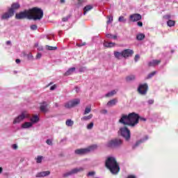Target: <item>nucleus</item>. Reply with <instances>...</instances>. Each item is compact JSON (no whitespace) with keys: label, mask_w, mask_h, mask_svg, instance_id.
Segmentation results:
<instances>
[{"label":"nucleus","mask_w":178,"mask_h":178,"mask_svg":"<svg viewBox=\"0 0 178 178\" xmlns=\"http://www.w3.org/2000/svg\"><path fill=\"white\" fill-rule=\"evenodd\" d=\"M114 56L117 58V59H121L122 58H123V51L122 52L115 51Z\"/></svg>","instance_id":"nucleus-25"},{"label":"nucleus","mask_w":178,"mask_h":178,"mask_svg":"<svg viewBox=\"0 0 178 178\" xmlns=\"http://www.w3.org/2000/svg\"><path fill=\"white\" fill-rule=\"evenodd\" d=\"M118 22L120 23H126L127 22V19L126 18H124V17L120 16L118 18Z\"/></svg>","instance_id":"nucleus-34"},{"label":"nucleus","mask_w":178,"mask_h":178,"mask_svg":"<svg viewBox=\"0 0 178 178\" xmlns=\"http://www.w3.org/2000/svg\"><path fill=\"white\" fill-rule=\"evenodd\" d=\"M65 124L66 126H67V127H72V126H73L74 124V122L70 119L67 120L65 122Z\"/></svg>","instance_id":"nucleus-29"},{"label":"nucleus","mask_w":178,"mask_h":178,"mask_svg":"<svg viewBox=\"0 0 178 178\" xmlns=\"http://www.w3.org/2000/svg\"><path fill=\"white\" fill-rule=\"evenodd\" d=\"M84 45H86V42L77 44V47H84Z\"/></svg>","instance_id":"nucleus-56"},{"label":"nucleus","mask_w":178,"mask_h":178,"mask_svg":"<svg viewBox=\"0 0 178 178\" xmlns=\"http://www.w3.org/2000/svg\"><path fill=\"white\" fill-rule=\"evenodd\" d=\"M65 0H60V3H65Z\"/></svg>","instance_id":"nucleus-63"},{"label":"nucleus","mask_w":178,"mask_h":178,"mask_svg":"<svg viewBox=\"0 0 178 178\" xmlns=\"http://www.w3.org/2000/svg\"><path fill=\"white\" fill-rule=\"evenodd\" d=\"M161 63V60H152L148 63V65L150 67L158 66Z\"/></svg>","instance_id":"nucleus-20"},{"label":"nucleus","mask_w":178,"mask_h":178,"mask_svg":"<svg viewBox=\"0 0 178 178\" xmlns=\"http://www.w3.org/2000/svg\"><path fill=\"white\" fill-rule=\"evenodd\" d=\"M104 47H105L106 48H109V42H104Z\"/></svg>","instance_id":"nucleus-49"},{"label":"nucleus","mask_w":178,"mask_h":178,"mask_svg":"<svg viewBox=\"0 0 178 178\" xmlns=\"http://www.w3.org/2000/svg\"><path fill=\"white\" fill-rule=\"evenodd\" d=\"M13 16H15V14L8 9V11L3 13L1 15V20H8L10 19V17H13Z\"/></svg>","instance_id":"nucleus-12"},{"label":"nucleus","mask_w":178,"mask_h":178,"mask_svg":"<svg viewBox=\"0 0 178 178\" xmlns=\"http://www.w3.org/2000/svg\"><path fill=\"white\" fill-rule=\"evenodd\" d=\"M78 1V6H81V5H83V2L86 1V0H77Z\"/></svg>","instance_id":"nucleus-42"},{"label":"nucleus","mask_w":178,"mask_h":178,"mask_svg":"<svg viewBox=\"0 0 178 178\" xmlns=\"http://www.w3.org/2000/svg\"><path fill=\"white\" fill-rule=\"evenodd\" d=\"M172 16L170 15H166L163 16V19L165 20H170Z\"/></svg>","instance_id":"nucleus-41"},{"label":"nucleus","mask_w":178,"mask_h":178,"mask_svg":"<svg viewBox=\"0 0 178 178\" xmlns=\"http://www.w3.org/2000/svg\"><path fill=\"white\" fill-rule=\"evenodd\" d=\"M90 112H91V106H88L85 108L83 115H88V113H90Z\"/></svg>","instance_id":"nucleus-30"},{"label":"nucleus","mask_w":178,"mask_h":178,"mask_svg":"<svg viewBox=\"0 0 178 178\" xmlns=\"http://www.w3.org/2000/svg\"><path fill=\"white\" fill-rule=\"evenodd\" d=\"M112 22H113V16L108 17V21H107V24H111V23H112Z\"/></svg>","instance_id":"nucleus-38"},{"label":"nucleus","mask_w":178,"mask_h":178,"mask_svg":"<svg viewBox=\"0 0 178 178\" xmlns=\"http://www.w3.org/2000/svg\"><path fill=\"white\" fill-rule=\"evenodd\" d=\"M40 111L42 113H48L49 112V108H48V103L47 102L40 103Z\"/></svg>","instance_id":"nucleus-13"},{"label":"nucleus","mask_w":178,"mask_h":178,"mask_svg":"<svg viewBox=\"0 0 178 178\" xmlns=\"http://www.w3.org/2000/svg\"><path fill=\"white\" fill-rule=\"evenodd\" d=\"M137 24H138V26L139 27H143V22H138L137 23Z\"/></svg>","instance_id":"nucleus-57"},{"label":"nucleus","mask_w":178,"mask_h":178,"mask_svg":"<svg viewBox=\"0 0 178 178\" xmlns=\"http://www.w3.org/2000/svg\"><path fill=\"white\" fill-rule=\"evenodd\" d=\"M74 72H76V67H71L65 73V76H70L71 74H73Z\"/></svg>","instance_id":"nucleus-22"},{"label":"nucleus","mask_w":178,"mask_h":178,"mask_svg":"<svg viewBox=\"0 0 178 178\" xmlns=\"http://www.w3.org/2000/svg\"><path fill=\"white\" fill-rule=\"evenodd\" d=\"M122 144H123V141L121 139H113L107 142L106 146L108 148H119Z\"/></svg>","instance_id":"nucleus-7"},{"label":"nucleus","mask_w":178,"mask_h":178,"mask_svg":"<svg viewBox=\"0 0 178 178\" xmlns=\"http://www.w3.org/2000/svg\"><path fill=\"white\" fill-rule=\"evenodd\" d=\"M127 81H134L136 80V75L131 74L126 77Z\"/></svg>","instance_id":"nucleus-26"},{"label":"nucleus","mask_w":178,"mask_h":178,"mask_svg":"<svg viewBox=\"0 0 178 178\" xmlns=\"http://www.w3.org/2000/svg\"><path fill=\"white\" fill-rule=\"evenodd\" d=\"M84 168L83 167L74 168L63 175V177H69V176H73V175H76V173H79L80 172H83Z\"/></svg>","instance_id":"nucleus-9"},{"label":"nucleus","mask_w":178,"mask_h":178,"mask_svg":"<svg viewBox=\"0 0 178 178\" xmlns=\"http://www.w3.org/2000/svg\"><path fill=\"white\" fill-rule=\"evenodd\" d=\"M147 103L149 104V105H152L154 104V99H149L147 101Z\"/></svg>","instance_id":"nucleus-50"},{"label":"nucleus","mask_w":178,"mask_h":178,"mask_svg":"<svg viewBox=\"0 0 178 178\" xmlns=\"http://www.w3.org/2000/svg\"><path fill=\"white\" fill-rule=\"evenodd\" d=\"M139 60H140V55L139 54H136L135 56V58H134V61L135 62H138Z\"/></svg>","instance_id":"nucleus-44"},{"label":"nucleus","mask_w":178,"mask_h":178,"mask_svg":"<svg viewBox=\"0 0 178 178\" xmlns=\"http://www.w3.org/2000/svg\"><path fill=\"white\" fill-rule=\"evenodd\" d=\"M100 113H102V115H106V113H108V110L103 109L100 111Z\"/></svg>","instance_id":"nucleus-47"},{"label":"nucleus","mask_w":178,"mask_h":178,"mask_svg":"<svg viewBox=\"0 0 178 178\" xmlns=\"http://www.w3.org/2000/svg\"><path fill=\"white\" fill-rule=\"evenodd\" d=\"M116 104H118V99H111L109 102H108L107 106L111 108L112 106H115V105H116Z\"/></svg>","instance_id":"nucleus-21"},{"label":"nucleus","mask_w":178,"mask_h":178,"mask_svg":"<svg viewBox=\"0 0 178 178\" xmlns=\"http://www.w3.org/2000/svg\"><path fill=\"white\" fill-rule=\"evenodd\" d=\"M27 58L29 60H33L34 59V56H33V54H31V53H29L28 54Z\"/></svg>","instance_id":"nucleus-40"},{"label":"nucleus","mask_w":178,"mask_h":178,"mask_svg":"<svg viewBox=\"0 0 178 178\" xmlns=\"http://www.w3.org/2000/svg\"><path fill=\"white\" fill-rule=\"evenodd\" d=\"M112 36H113V35H112V34H109V33H108V34L106 35V37L107 38H112Z\"/></svg>","instance_id":"nucleus-55"},{"label":"nucleus","mask_w":178,"mask_h":178,"mask_svg":"<svg viewBox=\"0 0 178 178\" xmlns=\"http://www.w3.org/2000/svg\"><path fill=\"white\" fill-rule=\"evenodd\" d=\"M145 38V34L143 33H139L136 35V40L138 41H143Z\"/></svg>","instance_id":"nucleus-23"},{"label":"nucleus","mask_w":178,"mask_h":178,"mask_svg":"<svg viewBox=\"0 0 178 178\" xmlns=\"http://www.w3.org/2000/svg\"><path fill=\"white\" fill-rule=\"evenodd\" d=\"M46 49L49 51H56V49H58V47L47 45Z\"/></svg>","instance_id":"nucleus-36"},{"label":"nucleus","mask_w":178,"mask_h":178,"mask_svg":"<svg viewBox=\"0 0 178 178\" xmlns=\"http://www.w3.org/2000/svg\"><path fill=\"white\" fill-rule=\"evenodd\" d=\"M55 106L56 108H58V106H59V104L58 103H55Z\"/></svg>","instance_id":"nucleus-64"},{"label":"nucleus","mask_w":178,"mask_h":178,"mask_svg":"<svg viewBox=\"0 0 178 178\" xmlns=\"http://www.w3.org/2000/svg\"><path fill=\"white\" fill-rule=\"evenodd\" d=\"M148 140H149V136L148 135H145V136L140 139L142 144L145 143V141H148Z\"/></svg>","instance_id":"nucleus-31"},{"label":"nucleus","mask_w":178,"mask_h":178,"mask_svg":"<svg viewBox=\"0 0 178 178\" xmlns=\"http://www.w3.org/2000/svg\"><path fill=\"white\" fill-rule=\"evenodd\" d=\"M49 175H51V172L42 171L36 174V177H47V176H49Z\"/></svg>","instance_id":"nucleus-18"},{"label":"nucleus","mask_w":178,"mask_h":178,"mask_svg":"<svg viewBox=\"0 0 178 178\" xmlns=\"http://www.w3.org/2000/svg\"><path fill=\"white\" fill-rule=\"evenodd\" d=\"M79 104H80V99H75L66 103L65 106V108L70 109V108H74V106H77Z\"/></svg>","instance_id":"nucleus-10"},{"label":"nucleus","mask_w":178,"mask_h":178,"mask_svg":"<svg viewBox=\"0 0 178 178\" xmlns=\"http://www.w3.org/2000/svg\"><path fill=\"white\" fill-rule=\"evenodd\" d=\"M140 144H143V142H141V140H139L136 141L135 144L133 145L132 148L134 149H136V148H137V147H138Z\"/></svg>","instance_id":"nucleus-33"},{"label":"nucleus","mask_w":178,"mask_h":178,"mask_svg":"<svg viewBox=\"0 0 178 178\" xmlns=\"http://www.w3.org/2000/svg\"><path fill=\"white\" fill-rule=\"evenodd\" d=\"M37 29H38V26L35 24H33V25L31 26V29H32L33 31L37 30Z\"/></svg>","instance_id":"nucleus-46"},{"label":"nucleus","mask_w":178,"mask_h":178,"mask_svg":"<svg viewBox=\"0 0 178 178\" xmlns=\"http://www.w3.org/2000/svg\"><path fill=\"white\" fill-rule=\"evenodd\" d=\"M141 15L137 13L132 14L129 16L130 22H138V20H141Z\"/></svg>","instance_id":"nucleus-14"},{"label":"nucleus","mask_w":178,"mask_h":178,"mask_svg":"<svg viewBox=\"0 0 178 178\" xmlns=\"http://www.w3.org/2000/svg\"><path fill=\"white\" fill-rule=\"evenodd\" d=\"M56 89V85H53L52 86L50 87L51 91H54V90Z\"/></svg>","instance_id":"nucleus-51"},{"label":"nucleus","mask_w":178,"mask_h":178,"mask_svg":"<svg viewBox=\"0 0 178 178\" xmlns=\"http://www.w3.org/2000/svg\"><path fill=\"white\" fill-rule=\"evenodd\" d=\"M31 13V20H41L44 17V11L41 8L37 7L29 9Z\"/></svg>","instance_id":"nucleus-3"},{"label":"nucleus","mask_w":178,"mask_h":178,"mask_svg":"<svg viewBox=\"0 0 178 178\" xmlns=\"http://www.w3.org/2000/svg\"><path fill=\"white\" fill-rule=\"evenodd\" d=\"M113 40H116L118 38V36L116 35H113L112 38Z\"/></svg>","instance_id":"nucleus-59"},{"label":"nucleus","mask_w":178,"mask_h":178,"mask_svg":"<svg viewBox=\"0 0 178 178\" xmlns=\"http://www.w3.org/2000/svg\"><path fill=\"white\" fill-rule=\"evenodd\" d=\"M20 8V4L19 3H13L8 9L15 15V12Z\"/></svg>","instance_id":"nucleus-16"},{"label":"nucleus","mask_w":178,"mask_h":178,"mask_svg":"<svg viewBox=\"0 0 178 178\" xmlns=\"http://www.w3.org/2000/svg\"><path fill=\"white\" fill-rule=\"evenodd\" d=\"M69 17H70L67 16V17L63 18V22H67V20H69Z\"/></svg>","instance_id":"nucleus-53"},{"label":"nucleus","mask_w":178,"mask_h":178,"mask_svg":"<svg viewBox=\"0 0 178 178\" xmlns=\"http://www.w3.org/2000/svg\"><path fill=\"white\" fill-rule=\"evenodd\" d=\"M134 54V51L131 49H127L122 51V58H129Z\"/></svg>","instance_id":"nucleus-15"},{"label":"nucleus","mask_w":178,"mask_h":178,"mask_svg":"<svg viewBox=\"0 0 178 178\" xmlns=\"http://www.w3.org/2000/svg\"><path fill=\"white\" fill-rule=\"evenodd\" d=\"M92 114H90L89 115L82 117L81 120L82 122H87L88 120H91V119H92Z\"/></svg>","instance_id":"nucleus-24"},{"label":"nucleus","mask_w":178,"mask_h":178,"mask_svg":"<svg viewBox=\"0 0 178 178\" xmlns=\"http://www.w3.org/2000/svg\"><path fill=\"white\" fill-rule=\"evenodd\" d=\"M42 159H44L42 156H38L35 159L36 163H41V162H42Z\"/></svg>","instance_id":"nucleus-35"},{"label":"nucleus","mask_w":178,"mask_h":178,"mask_svg":"<svg viewBox=\"0 0 178 178\" xmlns=\"http://www.w3.org/2000/svg\"><path fill=\"white\" fill-rule=\"evenodd\" d=\"M10 44H11L10 40H8V41L6 42V45H10Z\"/></svg>","instance_id":"nucleus-60"},{"label":"nucleus","mask_w":178,"mask_h":178,"mask_svg":"<svg viewBox=\"0 0 178 178\" xmlns=\"http://www.w3.org/2000/svg\"><path fill=\"white\" fill-rule=\"evenodd\" d=\"M115 47V42H109V48Z\"/></svg>","instance_id":"nucleus-54"},{"label":"nucleus","mask_w":178,"mask_h":178,"mask_svg":"<svg viewBox=\"0 0 178 178\" xmlns=\"http://www.w3.org/2000/svg\"><path fill=\"white\" fill-rule=\"evenodd\" d=\"M127 178H137V177H136L135 175H129L128 177H127Z\"/></svg>","instance_id":"nucleus-58"},{"label":"nucleus","mask_w":178,"mask_h":178,"mask_svg":"<svg viewBox=\"0 0 178 178\" xmlns=\"http://www.w3.org/2000/svg\"><path fill=\"white\" fill-rule=\"evenodd\" d=\"M148 91V85L147 83L140 84L138 88V92L140 95H145Z\"/></svg>","instance_id":"nucleus-11"},{"label":"nucleus","mask_w":178,"mask_h":178,"mask_svg":"<svg viewBox=\"0 0 178 178\" xmlns=\"http://www.w3.org/2000/svg\"><path fill=\"white\" fill-rule=\"evenodd\" d=\"M11 148L13 149L16 150V149H17V148H19V146L17 145V144H13V145H11Z\"/></svg>","instance_id":"nucleus-43"},{"label":"nucleus","mask_w":178,"mask_h":178,"mask_svg":"<svg viewBox=\"0 0 178 178\" xmlns=\"http://www.w3.org/2000/svg\"><path fill=\"white\" fill-rule=\"evenodd\" d=\"M175 24L176 22L174 20L169 19L168 21H167V26H168V27H173L175 26Z\"/></svg>","instance_id":"nucleus-28"},{"label":"nucleus","mask_w":178,"mask_h":178,"mask_svg":"<svg viewBox=\"0 0 178 178\" xmlns=\"http://www.w3.org/2000/svg\"><path fill=\"white\" fill-rule=\"evenodd\" d=\"M41 56H42V55L41 54V53H38V54L36 55V59H41Z\"/></svg>","instance_id":"nucleus-48"},{"label":"nucleus","mask_w":178,"mask_h":178,"mask_svg":"<svg viewBox=\"0 0 178 178\" xmlns=\"http://www.w3.org/2000/svg\"><path fill=\"white\" fill-rule=\"evenodd\" d=\"M15 62L16 63H20V59H16Z\"/></svg>","instance_id":"nucleus-61"},{"label":"nucleus","mask_w":178,"mask_h":178,"mask_svg":"<svg viewBox=\"0 0 178 178\" xmlns=\"http://www.w3.org/2000/svg\"><path fill=\"white\" fill-rule=\"evenodd\" d=\"M31 17L30 10H25L15 15V18L18 19H28L29 20H31Z\"/></svg>","instance_id":"nucleus-8"},{"label":"nucleus","mask_w":178,"mask_h":178,"mask_svg":"<svg viewBox=\"0 0 178 178\" xmlns=\"http://www.w3.org/2000/svg\"><path fill=\"white\" fill-rule=\"evenodd\" d=\"M119 134L123 137L126 141H129L131 137L130 129L127 127H122L118 131Z\"/></svg>","instance_id":"nucleus-6"},{"label":"nucleus","mask_w":178,"mask_h":178,"mask_svg":"<svg viewBox=\"0 0 178 178\" xmlns=\"http://www.w3.org/2000/svg\"><path fill=\"white\" fill-rule=\"evenodd\" d=\"M46 144H47V145H52V140L51 139H47L46 140Z\"/></svg>","instance_id":"nucleus-45"},{"label":"nucleus","mask_w":178,"mask_h":178,"mask_svg":"<svg viewBox=\"0 0 178 178\" xmlns=\"http://www.w3.org/2000/svg\"><path fill=\"white\" fill-rule=\"evenodd\" d=\"M156 73V71H154L153 72L147 75V79H152V77H154V75Z\"/></svg>","instance_id":"nucleus-39"},{"label":"nucleus","mask_w":178,"mask_h":178,"mask_svg":"<svg viewBox=\"0 0 178 178\" xmlns=\"http://www.w3.org/2000/svg\"><path fill=\"white\" fill-rule=\"evenodd\" d=\"M92 127H94V122H90V124H88L86 127V129L88 130H91L92 129Z\"/></svg>","instance_id":"nucleus-37"},{"label":"nucleus","mask_w":178,"mask_h":178,"mask_svg":"<svg viewBox=\"0 0 178 178\" xmlns=\"http://www.w3.org/2000/svg\"><path fill=\"white\" fill-rule=\"evenodd\" d=\"M2 172H3V168H2V167H0V175L1 173H2Z\"/></svg>","instance_id":"nucleus-62"},{"label":"nucleus","mask_w":178,"mask_h":178,"mask_svg":"<svg viewBox=\"0 0 178 178\" xmlns=\"http://www.w3.org/2000/svg\"><path fill=\"white\" fill-rule=\"evenodd\" d=\"M22 129H31L33 124L31 122H25L21 125Z\"/></svg>","instance_id":"nucleus-19"},{"label":"nucleus","mask_w":178,"mask_h":178,"mask_svg":"<svg viewBox=\"0 0 178 178\" xmlns=\"http://www.w3.org/2000/svg\"><path fill=\"white\" fill-rule=\"evenodd\" d=\"M40 122V117H38V115H33L30 118V122L32 124L33 126L34 124H37Z\"/></svg>","instance_id":"nucleus-17"},{"label":"nucleus","mask_w":178,"mask_h":178,"mask_svg":"<svg viewBox=\"0 0 178 178\" xmlns=\"http://www.w3.org/2000/svg\"><path fill=\"white\" fill-rule=\"evenodd\" d=\"M94 175H95V172L92 171L88 172V176H94Z\"/></svg>","instance_id":"nucleus-52"},{"label":"nucleus","mask_w":178,"mask_h":178,"mask_svg":"<svg viewBox=\"0 0 178 178\" xmlns=\"http://www.w3.org/2000/svg\"><path fill=\"white\" fill-rule=\"evenodd\" d=\"M140 120L146 122L147 119L140 117L136 113H130L128 115L122 114L119 120V123L124 126H129V127H136L138 124Z\"/></svg>","instance_id":"nucleus-1"},{"label":"nucleus","mask_w":178,"mask_h":178,"mask_svg":"<svg viewBox=\"0 0 178 178\" xmlns=\"http://www.w3.org/2000/svg\"><path fill=\"white\" fill-rule=\"evenodd\" d=\"M97 145H92L86 148L77 149L74 151L76 155H86V154H89V152H92L97 149Z\"/></svg>","instance_id":"nucleus-4"},{"label":"nucleus","mask_w":178,"mask_h":178,"mask_svg":"<svg viewBox=\"0 0 178 178\" xmlns=\"http://www.w3.org/2000/svg\"><path fill=\"white\" fill-rule=\"evenodd\" d=\"M118 91L116 90H111V92H108L107 94H106V97H113Z\"/></svg>","instance_id":"nucleus-32"},{"label":"nucleus","mask_w":178,"mask_h":178,"mask_svg":"<svg viewBox=\"0 0 178 178\" xmlns=\"http://www.w3.org/2000/svg\"><path fill=\"white\" fill-rule=\"evenodd\" d=\"M91 9H92V6H86V7H84L83 15H87V12H90V10H91Z\"/></svg>","instance_id":"nucleus-27"},{"label":"nucleus","mask_w":178,"mask_h":178,"mask_svg":"<svg viewBox=\"0 0 178 178\" xmlns=\"http://www.w3.org/2000/svg\"><path fill=\"white\" fill-rule=\"evenodd\" d=\"M30 114L27 111H22L19 115L15 117L13 120V124H19L22 123L24 119H29Z\"/></svg>","instance_id":"nucleus-5"},{"label":"nucleus","mask_w":178,"mask_h":178,"mask_svg":"<svg viewBox=\"0 0 178 178\" xmlns=\"http://www.w3.org/2000/svg\"><path fill=\"white\" fill-rule=\"evenodd\" d=\"M106 167L110 170V172L113 175H118V172L120 171V167L116 161L115 156H108L106 160Z\"/></svg>","instance_id":"nucleus-2"}]
</instances>
